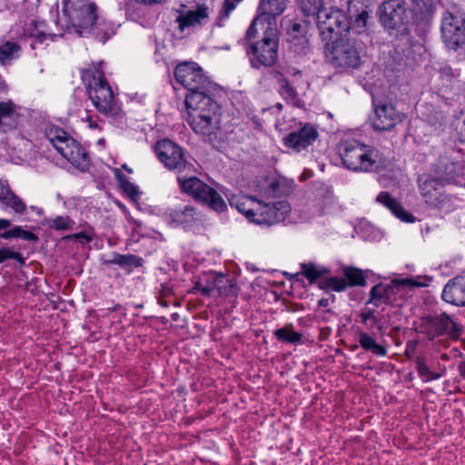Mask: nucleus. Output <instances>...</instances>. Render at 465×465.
<instances>
[{
  "instance_id": "f257e3e1",
  "label": "nucleus",
  "mask_w": 465,
  "mask_h": 465,
  "mask_svg": "<svg viewBox=\"0 0 465 465\" xmlns=\"http://www.w3.org/2000/svg\"><path fill=\"white\" fill-rule=\"evenodd\" d=\"M63 14L80 36L94 37L104 43L110 36L108 26L97 13L91 0H63Z\"/></svg>"
},
{
  "instance_id": "f03ea898",
  "label": "nucleus",
  "mask_w": 465,
  "mask_h": 465,
  "mask_svg": "<svg viewBox=\"0 0 465 465\" xmlns=\"http://www.w3.org/2000/svg\"><path fill=\"white\" fill-rule=\"evenodd\" d=\"M337 150L343 165L354 172L378 171L387 164L386 158L377 148L355 138L341 139Z\"/></svg>"
},
{
  "instance_id": "7ed1b4c3",
  "label": "nucleus",
  "mask_w": 465,
  "mask_h": 465,
  "mask_svg": "<svg viewBox=\"0 0 465 465\" xmlns=\"http://www.w3.org/2000/svg\"><path fill=\"white\" fill-rule=\"evenodd\" d=\"M82 79L94 106L101 114H109L114 104V93L104 77L102 63L83 69Z\"/></svg>"
},
{
  "instance_id": "20e7f679",
  "label": "nucleus",
  "mask_w": 465,
  "mask_h": 465,
  "mask_svg": "<svg viewBox=\"0 0 465 465\" xmlns=\"http://www.w3.org/2000/svg\"><path fill=\"white\" fill-rule=\"evenodd\" d=\"M45 136L54 148L72 165L84 168L88 163L85 149L63 128L50 125L45 129Z\"/></svg>"
},
{
  "instance_id": "39448f33",
  "label": "nucleus",
  "mask_w": 465,
  "mask_h": 465,
  "mask_svg": "<svg viewBox=\"0 0 465 465\" xmlns=\"http://www.w3.org/2000/svg\"><path fill=\"white\" fill-rule=\"evenodd\" d=\"M260 29L262 31V39L252 44L247 50L251 64L254 68L272 66L278 58V26L272 24L270 27H260Z\"/></svg>"
},
{
  "instance_id": "423d86ee",
  "label": "nucleus",
  "mask_w": 465,
  "mask_h": 465,
  "mask_svg": "<svg viewBox=\"0 0 465 465\" xmlns=\"http://www.w3.org/2000/svg\"><path fill=\"white\" fill-rule=\"evenodd\" d=\"M417 331L429 341L439 337L456 341L462 333V327L446 312L429 313L420 318Z\"/></svg>"
},
{
  "instance_id": "0eeeda50",
  "label": "nucleus",
  "mask_w": 465,
  "mask_h": 465,
  "mask_svg": "<svg viewBox=\"0 0 465 465\" xmlns=\"http://www.w3.org/2000/svg\"><path fill=\"white\" fill-rule=\"evenodd\" d=\"M326 56L339 69H355L361 64L356 42L351 38H340L326 44Z\"/></svg>"
},
{
  "instance_id": "6e6552de",
  "label": "nucleus",
  "mask_w": 465,
  "mask_h": 465,
  "mask_svg": "<svg viewBox=\"0 0 465 465\" xmlns=\"http://www.w3.org/2000/svg\"><path fill=\"white\" fill-rule=\"evenodd\" d=\"M181 190L195 201L209 206L216 212H223L226 204L223 197L211 186L195 176H178Z\"/></svg>"
},
{
  "instance_id": "1a4fd4ad",
  "label": "nucleus",
  "mask_w": 465,
  "mask_h": 465,
  "mask_svg": "<svg viewBox=\"0 0 465 465\" xmlns=\"http://www.w3.org/2000/svg\"><path fill=\"white\" fill-rule=\"evenodd\" d=\"M316 17L320 35L326 44L347 35L349 21L341 10L323 9Z\"/></svg>"
},
{
  "instance_id": "9d476101",
  "label": "nucleus",
  "mask_w": 465,
  "mask_h": 465,
  "mask_svg": "<svg viewBox=\"0 0 465 465\" xmlns=\"http://www.w3.org/2000/svg\"><path fill=\"white\" fill-rule=\"evenodd\" d=\"M189 125L218 151L225 153L230 149L228 132L220 126L219 118H187Z\"/></svg>"
},
{
  "instance_id": "9b49d317",
  "label": "nucleus",
  "mask_w": 465,
  "mask_h": 465,
  "mask_svg": "<svg viewBox=\"0 0 465 465\" xmlns=\"http://www.w3.org/2000/svg\"><path fill=\"white\" fill-rule=\"evenodd\" d=\"M255 223L265 226H272L284 222L292 212L291 204L286 200L273 203H265L257 200Z\"/></svg>"
},
{
  "instance_id": "f8f14e48",
  "label": "nucleus",
  "mask_w": 465,
  "mask_h": 465,
  "mask_svg": "<svg viewBox=\"0 0 465 465\" xmlns=\"http://www.w3.org/2000/svg\"><path fill=\"white\" fill-rule=\"evenodd\" d=\"M286 7V0H261L259 15L252 21L246 32V37L251 39L258 33V27H270L272 24L277 26L276 17L282 14Z\"/></svg>"
},
{
  "instance_id": "ddd939ff",
  "label": "nucleus",
  "mask_w": 465,
  "mask_h": 465,
  "mask_svg": "<svg viewBox=\"0 0 465 465\" xmlns=\"http://www.w3.org/2000/svg\"><path fill=\"white\" fill-rule=\"evenodd\" d=\"M419 190L426 203L437 209H449L450 198L443 191L439 179L422 174L418 178Z\"/></svg>"
},
{
  "instance_id": "4468645a",
  "label": "nucleus",
  "mask_w": 465,
  "mask_h": 465,
  "mask_svg": "<svg viewBox=\"0 0 465 465\" xmlns=\"http://www.w3.org/2000/svg\"><path fill=\"white\" fill-rule=\"evenodd\" d=\"M441 33L450 49L465 47V18L461 15L445 12L442 16Z\"/></svg>"
},
{
  "instance_id": "2eb2a0df",
  "label": "nucleus",
  "mask_w": 465,
  "mask_h": 465,
  "mask_svg": "<svg viewBox=\"0 0 465 465\" xmlns=\"http://www.w3.org/2000/svg\"><path fill=\"white\" fill-rule=\"evenodd\" d=\"M175 80L188 92L208 89L211 82L194 63L180 64L174 71Z\"/></svg>"
},
{
  "instance_id": "dca6fc26",
  "label": "nucleus",
  "mask_w": 465,
  "mask_h": 465,
  "mask_svg": "<svg viewBox=\"0 0 465 465\" xmlns=\"http://www.w3.org/2000/svg\"><path fill=\"white\" fill-rule=\"evenodd\" d=\"M33 147V143L24 136L8 137L0 144V158L14 163H24L31 158Z\"/></svg>"
},
{
  "instance_id": "f3484780",
  "label": "nucleus",
  "mask_w": 465,
  "mask_h": 465,
  "mask_svg": "<svg viewBox=\"0 0 465 465\" xmlns=\"http://www.w3.org/2000/svg\"><path fill=\"white\" fill-rule=\"evenodd\" d=\"M379 10L380 20L387 28H400L408 22L406 4L403 0H386Z\"/></svg>"
},
{
  "instance_id": "a211bd4d",
  "label": "nucleus",
  "mask_w": 465,
  "mask_h": 465,
  "mask_svg": "<svg viewBox=\"0 0 465 465\" xmlns=\"http://www.w3.org/2000/svg\"><path fill=\"white\" fill-rule=\"evenodd\" d=\"M155 153L159 160L170 170L181 173L186 167L182 149L170 140L164 139L157 143Z\"/></svg>"
},
{
  "instance_id": "6ab92c4d",
  "label": "nucleus",
  "mask_w": 465,
  "mask_h": 465,
  "mask_svg": "<svg viewBox=\"0 0 465 465\" xmlns=\"http://www.w3.org/2000/svg\"><path fill=\"white\" fill-rule=\"evenodd\" d=\"M319 136L315 126L305 124L295 131L291 132L283 138L285 147L300 153L312 145Z\"/></svg>"
},
{
  "instance_id": "aec40b11",
  "label": "nucleus",
  "mask_w": 465,
  "mask_h": 465,
  "mask_svg": "<svg viewBox=\"0 0 465 465\" xmlns=\"http://www.w3.org/2000/svg\"><path fill=\"white\" fill-rule=\"evenodd\" d=\"M208 90L209 88L188 92L185 105L190 115L197 114V116H208L206 114L211 112L216 114L214 109L217 104L207 94Z\"/></svg>"
},
{
  "instance_id": "412c9836",
  "label": "nucleus",
  "mask_w": 465,
  "mask_h": 465,
  "mask_svg": "<svg viewBox=\"0 0 465 465\" xmlns=\"http://www.w3.org/2000/svg\"><path fill=\"white\" fill-rule=\"evenodd\" d=\"M422 284L412 278L394 279L386 284L390 305L401 306L405 297L406 290L420 287Z\"/></svg>"
},
{
  "instance_id": "4be33fe9",
  "label": "nucleus",
  "mask_w": 465,
  "mask_h": 465,
  "mask_svg": "<svg viewBox=\"0 0 465 465\" xmlns=\"http://www.w3.org/2000/svg\"><path fill=\"white\" fill-rule=\"evenodd\" d=\"M441 298L450 304L464 307L465 276H457L450 279L443 288Z\"/></svg>"
},
{
  "instance_id": "5701e85b",
  "label": "nucleus",
  "mask_w": 465,
  "mask_h": 465,
  "mask_svg": "<svg viewBox=\"0 0 465 465\" xmlns=\"http://www.w3.org/2000/svg\"><path fill=\"white\" fill-rule=\"evenodd\" d=\"M169 223L174 226H183L187 229L201 221V215L191 205L183 208L169 209L166 213Z\"/></svg>"
},
{
  "instance_id": "b1692460",
  "label": "nucleus",
  "mask_w": 465,
  "mask_h": 465,
  "mask_svg": "<svg viewBox=\"0 0 465 465\" xmlns=\"http://www.w3.org/2000/svg\"><path fill=\"white\" fill-rule=\"evenodd\" d=\"M294 186L293 180H289L282 175H272L267 179L265 193L272 197L289 195Z\"/></svg>"
},
{
  "instance_id": "393cba45",
  "label": "nucleus",
  "mask_w": 465,
  "mask_h": 465,
  "mask_svg": "<svg viewBox=\"0 0 465 465\" xmlns=\"http://www.w3.org/2000/svg\"><path fill=\"white\" fill-rule=\"evenodd\" d=\"M208 18L207 7H198L196 10H190L181 14L177 18L178 27L183 32L187 28L195 27L203 24Z\"/></svg>"
},
{
  "instance_id": "a878e982",
  "label": "nucleus",
  "mask_w": 465,
  "mask_h": 465,
  "mask_svg": "<svg viewBox=\"0 0 465 465\" xmlns=\"http://www.w3.org/2000/svg\"><path fill=\"white\" fill-rule=\"evenodd\" d=\"M436 179H439L440 182L443 183H458V171L457 165L450 162L449 159H440L438 163L436 164Z\"/></svg>"
},
{
  "instance_id": "bb28decb",
  "label": "nucleus",
  "mask_w": 465,
  "mask_h": 465,
  "mask_svg": "<svg viewBox=\"0 0 465 465\" xmlns=\"http://www.w3.org/2000/svg\"><path fill=\"white\" fill-rule=\"evenodd\" d=\"M24 35L32 38L31 47L35 49L37 44H42L47 39H52V35L45 33V25L43 22L30 20L25 24Z\"/></svg>"
},
{
  "instance_id": "cd10ccee",
  "label": "nucleus",
  "mask_w": 465,
  "mask_h": 465,
  "mask_svg": "<svg viewBox=\"0 0 465 465\" xmlns=\"http://www.w3.org/2000/svg\"><path fill=\"white\" fill-rule=\"evenodd\" d=\"M21 47L13 41L0 42V64L3 66L10 65L13 61L19 58Z\"/></svg>"
},
{
  "instance_id": "c85d7f7f",
  "label": "nucleus",
  "mask_w": 465,
  "mask_h": 465,
  "mask_svg": "<svg viewBox=\"0 0 465 465\" xmlns=\"http://www.w3.org/2000/svg\"><path fill=\"white\" fill-rule=\"evenodd\" d=\"M358 341L363 350L371 351L376 356L384 357L387 354V349L379 344L373 337L365 331L358 333Z\"/></svg>"
},
{
  "instance_id": "c756f323",
  "label": "nucleus",
  "mask_w": 465,
  "mask_h": 465,
  "mask_svg": "<svg viewBox=\"0 0 465 465\" xmlns=\"http://www.w3.org/2000/svg\"><path fill=\"white\" fill-rule=\"evenodd\" d=\"M358 341L363 350L371 351L376 356L384 357L387 354V349L379 344L373 337L365 331L358 333Z\"/></svg>"
},
{
  "instance_id": "7c9ffc66",
  "label": "nucleus",
  "mask_w": 465,
  "mask_h": 465,
  "mask_svg": "<svg viewBox=\"0 0 465 465\" xmlns=\"http://www.w3.org/2000/svg\"><path fill=\"white\" fill-rule=\"evenodd\" d=\"M0 203L4 205V208H10L15 213L22 214L26 210L25 203L16 195L10 187L5 193Z\"/></svg>"
},
{
  "instance_id": "2f4dec72",
  "label": "nucleus",
  "mask_w": 465,
  "mask_h": 465,
  "mask_svg": "<svg viewBox=\"0 0 465 465\" xmlns=\"http://www.w3.org/2000/svg\"><path fill=\"white\" fill-rule=\"evenodd\" d=\"M382 303L390 305V298L387 295L386 284L380 282L371 287L366 304H371L378 308Z\"/></svg>"
},
{
  "instance_id": "473e14b6",
  "label": "nucleus",
  "mask_w": 465,
  "mask_h": 465,
  "mask_svg": "<svg viewBox=\"0 0 465 465\" xmlns=\"http://www.w3.org/2000/svg\"><path fill=\"white\" fill-rule=\"evenodd\" d=\"M273 336L281 341L292 344L302 342V335L293 331L292 324H287L282 328H279L273 331Z\"/></svg>"
},
{
  "instance_id": "72a5a7b5",
  "label": "nucleus",
  "mask_w": 465,
  "mask_h": 465,
  "mask_svg": "<svg viewBox=\"0 0 465 465\" xmlns=\"http://www.w3.org/2000/svg\"><path fill=\"white\" fill-rule=\"evenodd\" d=\"M106 263L117 264L124 269L131 270L142 266L143 259L134 254L114 253Z\"/></svg>"
},
{
  "instance_id": "f704fd0d",
  "label": "nucleus",
  "mask_w": 465,
  "mask_h": 465,
  "mask_svg": "<svg viewBox=\"0 0 465 465\" xmlns=\"http://www.w3.org/2000/svg\"><path fill=\"white\" fill-rule=\"evenodd\" d=\"M302 275L311 282H316L318 279L329 273V270L325 267L316 265L312 262L301 263Z\"/></svg>"
},
{
  "instance_id": "c9c22d12",
  "label": "nucleus",
  "mask_w": 465,
  "mask_h": 465,
  "mask_svg": "<svg viewBox=\"0 0 465 465\" xmlns=\"http://www.w3.org/2000/svg\"><path fill=\"white\" fill-rule=\"evenodd\" d=\"M416 369L419 376L425 381L429 382L434 380L440 379L445 373V369H443L442 372H435L430 371L429 366L426 363V361L423 358H417L416 360Z\"/></svg>"
},
{
  "instance_id": "e433bc0d",
  "label": "nucleus",
  "mask_w": 465,
  "mask_h": 465,
  "mask_svg": "<svg viewBox=\"0 0 465 465\" xmlns=\"http://www.w3.org/2000/svg\"><path fill=\"white\" fill-rule=\"evenodd\" d=\"M343 275L349 286H365L366 277L363 272L355 267H347L343 270Z\"/></svg>"
},
{
  "instance_id": "4c0bfd02",
  "label": "nucleus",
  "mask_w": 465,
  "mask_h": 465,
  "mask_svg": "<svg viewBox=\"0 0 465 465\" xmlns=\"http://www.w3.org/2000/svg\"><path fill=\"white\" fill-rule=\"evenodd\" d=\"M319 287L322 290L343 292L348 288V283L345 279L332 276V277H328V278L323 279L319 283Z\"/></svg>"
},
{
  "instance_id": "58836bf2",
  "label": "nucleus",
  "mask_w": 465,
  "mask_h": 465,
  "mask_svg": "<svg viewBox=\"0 0 465 465\" xmlns=\"http://www.w3.org/2000/svg\"><path fill=\"white\" fill-rule=\"evenodd\" d=\"M236 209L239 213L243 214L248 221L255 223L257 199L250 198L247 203H238Z\"/></svg>"
},
{
  "instance_id": "ea45409f",
  "label": "nucleus",
  "mask_w": 465,
  "mask_h": 465,
  "mask_svg": "<svg viewBox=\"0 0 465 465\" xmlns=\"http://www.w3.org/2000/svg\"><path fill=\"white\" fill-rule=\"evenodd\" d=\"M323 0H299V6L306 16L318 15L323 9Z\"/></svg>"
},
{
  "instance_id": "a19ab883",
  "label": "nucleus",
  "mask_w": 465,
  "mask_h": 465,
  "mask_svg": "<svg viewBox=\"0 0 465 465\" xmlns=\"http://www.w3.org/2000/svg\"><path fill=\"white\" fill-rule=\"evenodd\" d=\"M397 118H372L371 126L378 132H385L392 129L398 122Z\"/></svg>"
},
{
  "instance_id": "79ce46f5",
  "label": "nucleus",
  "mask_w": 465,
  "mask_h": 465,
  "mask_svg": "<svg viewBox=\"0 0 465 465\" xmlns=\"http://www.w3.org/2000/svg\"><path fill=\"white\" fill-rule=\"evenodd\" d=\"M361 322L367 325L369 321H371V327L377 326L379 331L382 330V326L379 324V319L375 315L374 309H367L365 311L361 312L360 313Z\"/></svg>"
},
{
  "instance_id": "37998d69",
  "label": "nucleus",
  "mask_w": 465,
  "mask_h": 465,
  "mask_svg": "<svg viewBox=\"0 0 465 465\" xmlns=\"http://www.w3.org/2000/svg\"><path fill=\"white\" fill-rule=\"evenodd\" d=\"M377 201L386 206L390 211L399 208V202H397L388 192H381L377 196Z\"/></svg>"
},
{
  "instance_id": "c03bdc74",
  "label": "nucleus",
  "mask_w": 465,
  "mask_h": 465,
  "mask_svg": "<svg viewBox=\"0 0 465 465\" xmlns=\"http://www.w3.org/2000/svg\"><path fill=\"white\" fill-rule=\"evenodd\" d=\"M7 259L16 260L20 263L25 262V260L20 252H15L9 247H3L0 249V263Z\"/></svg>"
},
{
  "instance_id": "a18cd8bd",
  "label": "nucleus",
  "mask_w": 465,
  "mask_h": 465,
  "mask_svg": "<svg viewBox=\"0 0 465 465\" xmlns=\"http://www.w3.org/2000/svg\"><path fill=\"white\" fill-rule=\"evenodd\" d=\"M373 107L376 116H391L395 112L394 106L390 103L381 104L373 103Z\"/></svg>"
},
{
  "instance_id": "49530a36",
  "label": "nucleus",
  "mask_w": 465,
  "mask_h": 465,
  "mask_svg": "<svg viewBox=\"0 0 465 465\" xmlns=\"http://www.w3.org/2000/svg\"><path fill=\"white\" fill-rule=\"evenodd\" d=\"M17 118H0V131L2 133H15L17 128Z\"/></svg>"
},
{
  "instance_id": "de8ad7c7",
  "label": "nucleus",
  "mask_w": 465,
  "mask_h": 465,
  "mask_svg": "<svg viewBox=\"0 0 465 465\" xmlns=\"http://www.w3.org/2000/svg\"><path fill=\"white\" fill-rule=\"evenodd\" d=\"M19 114L17 107L13 102L6 101L0 103V116H18Z\"/></svg>"
},
{
  "instance_id": "09e8293b",
  "label": "nucleus",
  "mask_w": 465,
  "mask_h": 465,
  "mask_svg": "<svg viewBox=\"0 0 465 465\" xmlns=\"http://www.w3.org/2000/svg\"><path fill=\"white\" fill-rule=\"evenodd\" d=\"M73 224L74 222L68 216H58L52 221V227L56 230H67Z\"/></svg>"
},
{
  "instance_id": "8fccbe9b",
  "label": "nucleus",
  "mask_w": 465,
  "mask_h": 465,
  "mask_svg": "<svg viewBox=\"0 0 465 465\" xmlns=\"http://www.w3.org/2000/svg\"><path fill=\"white\" fill-rule=\"evenodd\" d=\"M391 212L397 218L401 220L402 222H406V223H413V222H415V217L411 213L406 212L400 203H399V208L395 207V209H393Z\"/></svg>"
},
{
  "instance_id": "3c124183",
  "label": "nucleus",
  "mask_w": 465,
  "mask_h": 465,
  "mask_svg": "<svg viewBox=\"0 0 465 465\" xmlns=\"http://www.w3.org/2000/svg\"><path fill=\"white\" fill-rule=\"evenodd\" d=\"M15 238H21L28 242H36L38 240L35 233L24 230L21 226H15Z\"/></svg>"
},
{
  "instance_id": "603ef678",
  "label": "nucleus",
  "mask_w": 465,
  "mask_h": 465,
  "mask_svg": "<svg viewBox=\"0 0 465 465\" xmlns=\"http://www.w3.org/2000/svg\"><path fill=\"white\" fill-rule=\"evenodd\" d=\"M411 1L417 6V8H419L421 12H430L436 6L438 0H411Z\"/></svg>"
},
{
  "instance_id": "864d4df0",
  "label": "nucleus",
  "mask_w": 465,
  "mask_h": 465,
  "mask_svg": "<svg viewBox=\"0 0 465 465\" xmlns=\"http://www.w3.org/2000/svg\"><path fill=\"white\" fill-rule=\"evenodd\" d=\"M214 287L213 284L204 285L201 281L197 282L192 292L193 293H201L203 296H210Z\"/></svg>"
},
{
  "instance_id": "5fc2aeb1",
  "label": "nucleus",
  "mask_w": 465,
  "mask_h": 465,
  "mask_svg": "<svg viewBox=\"0 0 465 465\" xmlns=\"http://www.w3.org/2000/svg\"><path fill=\"white\" fill-rule=\"evenodd\" d=\"M369 18V13L367 11L361 12L355 18L354 24L359 28V31L365 28Z\"/></svg>"
},
{
  "instance_id": "6e6d98bb",
  "label": "nucleus",
  "mask_w": 465,
  "mask_h": 465,
  "mask_svg": "<svg viewBox=\"0 0 465 465\" xmlns=\"http://www.w3.org/2000/svg\"><path fill=\"white\" fill-rule=\"evenodd\" d=\"M281 94L286 98H293L296 94L295 90L289 84L288 82L283 81L281 85Z\"/></svg>"
},
{
  "instance_id": "4d7b16f0",
  "label": "nucleus",
  "mask_w": 465,
  "mask_h": 465,
  "mask_svg": "<svg viewBox=\"0 0 465 465\" xmlns=\"http://www.w3.org/2000/svg\"><path fill=\"white\" fill-rule=\"evenodd\" d=\"M223 8L224 10L219 17L220 21L229 18L231 10L232 9V2H231V0H225Z\"/></svg>"
},
{
  "instance_id": "13d9d810",
  "label": "nucleus",
  "mask_w": 465,
  "mask_h": 465,
  "mask_svg": "<svg viewBox=\"0 0 465 465\" xmlns=\"http://www.w3.org/2000/svg\"><path fill=\"white\" fill-rule=\"evenodd\" d=\"M124 190L132 196L134 197L139 194L138 188L132 183H127L124 185Z\"/></svg>"
},
{
  "instance_id": "bf43d9fd",
  "label": "nucleus",
  "mask_w": 465,
  "mask_h": 465,
  "mask_svg": "<svg viewBox=\"0 0 465 465\" xmlns=\"http://www.w3.org/2000/svg\"><path fill=\"white\" fill-rule=\"evenodd\" d=\"M72 238L78 239V240L84 241V242L92 241V237L84 232L74 233V235H72Z\"/></svg>"
},
{
  "instance_id": "052dcab7",
  "label": "nucleus",
  "mask_w": 465,
  "mask_h": 465,
  "mask_svg": "<svg viewBox=\"0 0 465 465\" xmlns=\"http://www.w3.org/2000/svg\"><path fill=\"white\" fill-rule=\"evenodd\" d=\"M84 120H85V123L88 124V126L91 129H95V128L101 129V124L96 120H94L93 118H85Z\"/></svg>"
},
{
  "instance_id": "680f3d73",
  "label": "nucleus",
  "mask_w": 465,
  "mask_h": 465,
  "mask_svg": "<svg viewBox=\"0 0 465 465\" xmlns=\"http://www.w3.org/2000/svg\"><path fill=\"white\" fill-rule=\"evenodd\" d=\"M139 4H143L145 5H153L157 4H161L164 2L165 0H135Z\"/></svg>"
},
{
  "instance_id": "e2e57ef3",
  "label": "nucleus",
  "mask_w": 465,
  "mask_h": 465,
  "mask_svg": "<svg viewBox=\"0 0 465 465\" xmlns=\"http://www.w3.org/2000/svg\"><path fill=\"white\" fill-rule=\"evenodd\" d=\"M0 238L2 239H9V238H15V227L0 233Z\"/></svg>"
},
{
  "instance_id": "0e129e2a",
  "label": "nucleus",
  "mask_w": 465,
  "mask_h": 465,
  "mask_svg": "<svg viewBox=\"0 0 465 465\" xmlns=\"http://www.w3.org/2000/svg\"><path fill=\"white\" fill-rule=\"evenodd\" d=\"M160 292L163 296H168L172 292V288L168 285L162 284Z\"/></svg>"
},
{
  "instance_id": "69168bd1",
  "label": "nucleus",
  "mask_w": 465,
  "mask_h": 465,
  "mask_svg": "<svg viewBox=\"0 0 465 465\" xmlns=\"http://www.w3.org/2000/svg\"><path fill=\"white\" fill-rule=\"evenodd\" d=\"M10 225H11L10 220L0 218V230L6 229V228L10 227Z\"/></svg>"
},
{
  "instance_id": "338daca9",
  "label": "nucleus",
  "mask_w": 465,
  "mask_h": 465,
  "mask_svg": "<svg viewBox=\"0 0 465 465\" xmlns=\"http://www.w3.org/2000/svg\"><path fill=\"white\" fill-rule=\"evenodd\" d=\"M416 348L415 341H408L406 345V354L409 355L410 351H413Z\"/></svg>"
},
{
  "instance_id": "774afa93",
  "label": "nucleus",
  "mask_w": 465,
  "mask_h": 465,
  "mask_svg": "<svg viewBox=\"0 0 465 465\" xmlns=\"http://www.w3.org/2000/svg\"><path fill=\"white\" fill-rule=\"evenodd\" d=\"M9 186L0 182V200L4 197L5 193L8 190Z\"/></svg>"
}]
</instances>
